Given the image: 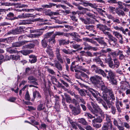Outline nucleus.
<instances>
[{"label":"nucleus","instance_id":"nucleus-60","mask_svg":"<svg viewBox=\"0 0 130 130\" xmlns=\"http://www.w3.org/2000/svg\"><path fill=\"white\" fill-rule=\"evenodd\" d=\"M109 53L113 57H115L117 56V54L115 52L112 51L111 50V51Z\"/></svg>","mask_w":130,"mask_h":130},{"label":"nucleus","instance_id":"nucleus-47","mask_svg":"<svg viewBox=\"0 0 130 130\" xmlns=\"http://www.w3.org/2000/svg\"><path fill=\"white\" fill-rule=\"evenodd\" d=\"M84 115L85 116L89 117L91 119L95 118V117L94 116H93L90 113H85Z\"/></svg>","mask_w":130,"mask_h":130},{"label":"nucleus","instance_id":"nucleus-38","mask_svg":"<svg viewBox=\"0 0 130 130\" xmlns=\"http://www.w3.org/2000/svg\"><path fill=\"white\" fill-rule=\"evenodd\" d=\"M113 61L114 62L115 67H116L117 68H118L120 65V63L119 61L116 58L114 59Z\"/></svg>","mask_w":130,"mask_h":130},{"label":"nucleus","instance_id":"nucleus-24","mask_svg":"<svg viewBox=\"0 0 130 130\" xmlns=\"http://www.w3.org/2000/svg\"><path fill=\"white\" fill-rule=\"evenodd\" d=\"M14 16V15L13 13L10 12L7 15L6 18L8 19L13 20L15 19L13 18Z\"/></svg>","mask_w":130,"mask_h":130},{"label":"nucleus","instance_id":"nucleus-3","mask_svg":"<svg viewBox=\"0 0 130 130\" xmlns=\"http://www.w3.org/2000/svg\"><path fill=\"white\" fill-rule=\"evenodd\" d=\"M91 103L92 106L94 109H93V111L94 112V114L97 116L98 113H101L102 112V110L97 104L92 102H91Z\"/></svg>","mask_w":130,"mask_h":130},{"label":"nucleus","instance_id":"nucleus-28","mask_svg":"<svg viewBox=\"0 0 130 130\" xmlns=\"http://www.w3.org/2000/svg\"><path fill=\"white\" fill-rule=\"evenodd\" d=\"M102 121L103 120L102 119L99 117V118H95L92 120V122L101 123L102 122Z\"/></svg>","mask_w":130,"mask_h":130},{"label":"nucleus","instance_id":"nucleus-56","mask_svg":"<svg viewBox=\"0 0 130 130\" xmlns=\"http://www.w3.org/2000/svg\"><path fill=\"white\" fill-rule=\"evenodd\" d=\"M110 4H117V2L116 0H109L107 1Z\"/></svg>","mask_w":130,"mask_h":130},{"label":"nucleus","instance_id":"nucleus-48","mask_svg":"<svg viewBox=\"0 0 130 130\" xmlns=\"http://www.w3.org/2000/svg\"><path fill=\"white\" fill-rule=\"evenodd\" d=\"M47 15H48L50 16H51L52 15H57L59 14V13L58 12H51L49 13V14H46Z\"/></svg>","mask_w":130,"mask_h":130},{"label":"nucleus","instance_id":"nucleus-41","mask_svg":"<svg viewBox=\"0 0 130 130\" xmlns=\"http://www.w3.org/2000/svg\"><path fill=\"white\" fill-rule=\"evenodd\" d=\"M34 45L33 44H30L25 45V46H23V48H31L34 47Z\"/></svg>","mask_w":130,"mask_h":130},{"label":"nucleus","instance_id":"nucleus-29","mask_svg":"<svg viewBox=\"0 0 130 130\" xmlns=\"http://www.w3.org/2000/svg\"><path fill=\"white\" fill-rule=\"evenodd\" d=\"M36 96L38 98H40L41 97L39 93L37 91H35L33 92V96L34 99L36 98Z\"/></svg>","mask_w":130,"mask_h":130},{"label":"nucleus","instance_id":"nucleus-14","mask_svg":"<svg viewBox=\"0 0 130 130\" xmlns=\"http://www.w3.org/2000/svg\"><path fill=\"white\" fill-rule=\"evenodd\" d=\"M31 14L29 13H27L24 14L23 13L21 15H20L18 16V17H15L16 19H24L28 18L29 17H31L30 16Z\"/></svg>","mask_w":130,"mask_h":130},{"label":"nucleus","instance_id":"nucleus-15","mask_svg":"<svg viewBox=\"0 0 130 130\" xmlns=\"http://www.w3.org/2000/svg\"><path fill=\"white\" fill-rule=\"evenodd\" d=\"M72 34V36L73 37V39L74 40L76 41L77 42H81L82 41V40L80 39L78 37H80L79 35L76 32L73 33Z\"/></svg>","mask_w":130,"mask_h":130},{"label":"nucleus","instance_id":"nucleus-57","mask_svg":"<svg viewBox=\"0 0 130 130\" xmlns=\"http://www.w3.org/2000/svg\"><path fill=\"white\" fill-rule=\"evenodd\" d=\"M64 78L69 83L71 82L70 79L68 76L65 75L63 76Z\"/></svg>","mask_w":130,"mask_h":130},{"label":"nucleus","instance_id":"nucleus-27","mask_svg":"<svg viewBox=\"0 0 130 130\" xmlns=\"http://www.w3.org/2000/svg\"><path fill=\"white\" fill-rule=\"evenodd\" d=\"M58 41L59 44L60 45H62L68 44L69 43V41H67L63 39L60 40H59Z\"/></svg>","mask_w":130,"mask_h":130},{"label":"nucleus","instance_id":"nucleus-8","mask_svg":"<svg viewBox=\"0 0 130 130\" xmlns=\"http://www.w3.org/2000/svg\"><path fill=\"white\" fill-rule=\"evenodd\" d=\"M75 69H74L75 72H81L80 70L84 71V72L88 73V70L84 68L82 66L77 65L75 66Z\"/></svg>","mask_w":130,"mask_h":130},{"label":"nucleus","instance_id":"nucleus-17","mask_svg":"<svg viewBox=\"0 0 130 130\" xmlns=\"http://www.w3.org/2000/svg\"><path fill=\"white\" fill-rule=\"evenodd\" d=\"M42 33L43 32L39 30L37 32V33L36 34H31L29 36V37L33 38H38L39 37L42 35Z\"/></svg>","mask_w":130,"mask_h":130},{"label":"nucleus","instance_id":"nucleus-58","mask_svg":"<svg viewBox=\"0 0 130 130\" xmlns=\"http://www.w3.org/2000/svg\"><path fill=\"white\" fill-rule=\"evenodd\" d=\"M87 107L91 111V112L93 114L94 113V112L93 111V109L92 108L91 106L89 104H87Z\"/></svg>","mask_w":130,"mask_h":130},{"label":"nucleus","instance_id":"nucleus-34","mask_svg":"<svg viewBox=\"0 0 130 130\" xmlns=\"http://www.w3.org/2000/svg\"><path fill=\"white\" fill-rule=\"evenodd\" d=\"M95 39L100 43L103 45L104 46H105L106 45V43L102 39H101L100 38H95Z\"/></svg>","mask_w":130,"mask_h":130},{"label":"nucleus","instance_id":"nucleus-62","mask_svg":"<svg viewBox=\"0 0 130 130\" xmlns=\"http://www.w3.org/2000/svg\"><path fill=\"white\" fill-rule=\"evenodd\" d=\"M103 32L105 35L108 36L109 38L112 35L109 32L106 31L105 30Z\"/></svg>","mask_w":130,"mask_h":130},{"label":"nucleus","instance_id":"nucleus-43","mask_svg":"<svg viewBox=\"0 0 130 130\" xmlns=\"http://www.w3.org/2000/svg\"><path fill=\"white\" fill-rule=\"evenodd\" d=\"M109 38L110 39L111 41L113 42L115 44L117 43V39L116 38L114 37L112 35H111Z\"/></svg>","mask_w":130,"mask_h":130},{"label":"nucleus","instance_id":"nucleus-42","mask_svg":"<svg viewBox=\"0 0 130 130\" xmlns=\"http://www.w3.org/2000/svg\"><path fill=\"white\" fill-rule=\"evenodd\" d=\"M94 26L93 25H87L85 26V28L90 30H93L94 28Z\"/></svg>","mask_w":130,"mask_h":130},{"label":"nucleus","instance_id":"nucleus-53","mask_svg":"<svg viewBox=\"0 0 130 130\" xmlns=\"http://www.w3.org/2000/svg\"><path fill=\"white\" fill-rule=\"evenodd\" d=\"M53 32H50L45 34L44 36V38H47L51 36L53 34Z\"/></svg>","mask_w":130,"mask_h":130},{"label":"nucleus","instance_id":"nucleus-54","mask_svg":"<svg viewBox=\"0 0 130 130\" xmlns=\"http://www.w3.org/2000/svg\"><path fill=\"white\" fill-rule=\"evenodd\" d=\"M118 5H119V8L121 9H122L123 8V5L122 2L120 1H119L117 2Z\"/></svg>","mask_w":130,"mask_h":130},{"label":"nucleus","instance_id":"nucleus-31","mask_svg":"<svg viewBox=\"0 0 130 130\" xmlns=\"http://www.w3.org/2000/svg\"><path fill=\"white\" fill-rule=\"evenodd\" d=\"M116 13L119 15L123 16L125 15L124 11L121 10H117L116 11Z\"/></svg>","mask_w":130,"mask_h":130},{"label":"nucleus","instance_id":"nucleus-46","mask_svg":"<svg viewBox=\"0 0 130 130\" xmlns=\"http://www.w3.org/2000/svg\"><path fill=\"white\" fill-rule=\"evenodd\" d=\"M108 92L109 93V95L112 100H115V98L111 90H109Z\"/></svg>","mask_w":130,"mask_h":130},{"label":"nucleus","instance_id":"nucleus-21","mask_svg":"<svg viewBox=\"0 0 130 130\" xmlns=\"http://www.w3.org/2000/svg\"><path fill=\"white\" fill-rule=\"evenodd\" d=\"M29 57L31 58V59H29V61L31 63H34L36 62L37 61L36 57L33 55H30L29 56Z\"/></svg>","mask_w":130,"mask_h":130},{"label":"nucleus","instance_id":"nucleus-5","mask_svg":"<svg viewBox=\"0 0 130 130\" xmlns=\"http://www.w3.org/2000/svg\"><path fill=\"white\" fill-rule=\"evenodd\" d=\"M108 76H107V78L110 81H111V83L113 85H117L116 80L115 79V75L114 74H108Z\"/></svg>","mask_w":130,"mask_h":130},{"label":"nucleus","instance_id":"nucleus-50","mask_svg":"<svg viewBox=\"0 0 130 130\" xmlns=\"http://www.w3.org/2000/svg\"><path fill=\"white\" fill-rule=\"evenodd\" d=\"M86 126L84 127V128L87 130H93V128L90 125H86Z\"/></svg>","mask_w":130,"mask_h":130},{"label":"nucleus","instance_id":"nucleus-13","mask_svg":"<svg viewBox=\"0 0 130 130\" xmlns=\"http://www.w3.org/2000/svg\"><path fill=\"white\" fill-rule=\"evenodd\" d=\"M28 41H23L20 42H17L12 44V46L13 47H19L20 46L24 45L27 43Z\"/></svg>","mask_w":130,"mask_h":130},{"label":"nucleus","instance_id":"nucleus-12","mask_svg":"<svg viewBox=\"0 0 130 130\" xmlns=\"http://www.w3.org/2000/svg\"><path fill=\"white\" fill-rule=\"evenodd\" d=\"M113 28L116 30H120L121 31L122 33L124 35H127L126 32H127L128 31V30L127 28H126L124 29L122 27H121L119 28L118 26H114Z\"/></svg>","mask_w":130,"mask_h":130},{"label":"nucleus","instance_id":"nucleus-19","mask_svg":"<svg viewBox=\"0 0 130 130\" xmlns=\"http://www.w3.org/2000/svg\"><path fill=\"white\" fill-rule=\"evenodd\" d=\"M73 113L75 115L79 114L80 112V109L79 108L74 107L72 110Z\"/></svg>","mask_w":130,"mask_h":130},{"label":"nucleus","instance_id":"nucleus-26","mask_svg":"<svg viewBox=\"0 0 130 130\" xmlns=\"http://www.w3.org/2000/svg\"><path fill=\"white\" fill-rule=\"evenodd\" d=\"M56 4L53 3H50L48 5H41V7L45 8H50L53 6H55Z\"/></svg>","mask_w":130,"mask_h":130},{"label":"nucleus","instance_id":"nucleus-6","mask_svg":"<svg viewBox=\"0 0 130 130\" xmlns=\"http://www.w3.org/2000/svg\"><path fill=\"white\" fill-rule=\"evenodd\" d=\"M112 33L119 40V43L121 44H123L124 43V42L123 41V38L122 35L117 31H113Z\"/></svg>","mask_w":130,"mask_h":130},{"label":"nucleus","instance_id":"nucleus-55","mask_svg":"<svg viewBox=\"0 0 130 130\" xmlns=\"http://www.w3.org/2000/svg\"><path fill=\"white\" fill-rule=\"evenodd\" d=\"M25 99L26 100H30V96L28 91H27L25 96Z\"/></svg>","mask_w":130,"mask_h":130},{"label":"nucleus","instance_id":"nucleus-22","mask_svg":"<svg viewBox=\"0 0 130 130\" xmlns=\"http://www.w3.org/2000/svg\"><path fill=\"white\" fill-rule=\"evenodd\" d=\"M55 37L53 35L52 37L49 39L48 40V41L50 44H55L56 43V41L55 40Z\"/></svg>","mask_w":130,"mask_h":130},{"label":"nucleus","instance_id":"nucleus-63","mask_svg":"<svg viewBox=\"0 0 130 130\" xmlns=\"http://www.w3.org/2000/svg\"><path fill=\"white\" fill-rule=\"evenodd\" d=\"M28 108V110L29 111H30L31 110H35L36 109V108L32 106H28L27 107Z\"/></svg>","mask_w":130,"mask_h":130},{"label":"nucleus","instance_id":"nucleus-37","mask_svg":"<svg viewBox=\"0 0 130 130\" xmlns=\"http://www.w3.org/2000/svg\"><path fill=\"white\" fill-rule=\"evenodd\" d=\"M93 126L96 128H99L101 126V124H100L92 122Z\"/></svg>","mask_w":130,"mask_h":130},{"label":"nucleus","instance_id":"nucleus-1","mask_svg":"<svg viewBox=\"0 0 130 130\" xmlns=\"http://www.w3.org/2000/svg\"><path fill=\"white\" fill-rule=\"evenodd\" d=\"M102 78L97 76L92 77L90 78V80L93 84L96 85L98 87H100L99 85L103 84V82L102 80Z\"/></svg>","mask_w":130,"mask_h":130},{"label":"nucleus","instance_id":"nucleus-7","mask_svg":"<svg viewBox=\"0 0 130 130\" xmlns=\"http://www.w3.org/2000/svg\"><path fill=\"white\" fill-rule=\"evenodd\" d=\"M60 49L58 48H56L55 51L56 58L60 62L62 63H63V61L62 58L61 56L60 53Z\"/></svg>","mask_w":130,"mask_h":130},{"label":"nucleus","instance_id":"nucleus-11","mask_svg":"<svg viewBox=\"0 0 130 130\" xmlns=\"http://www.w3.org/2000/svg\"><path fill=\"white\" fill-rule=\"evenodd\" d=\"M92 70L94 72H95L96 73H104V71L98 68L95 66L94 64L92 65L91 67Z\"/></svg>","mask_w":130,"mask_h":130},{"label":"nucleus","instance_id":"nucleus-36","mask_svg":"<svg viewBox=\"0 0 130 130\" xmlns=\"http://www.w3.org/2000/svg\"><path fill=\"white\" fill-rule=\"evenodd\" d=\"M83 5L85 7L89 6L93 8H94L95 7V6L93 4L88 2H84L83 3Z\"/></svg>","mask_w":130,"mask_h":130},{"label":"nucleus","instance_id":"nucleus-18","mask_svg":"<svg viewBox=\"0 0 130 130\" xmlns=\"http://www.w3.org/2000/svg\"><path fill=\"white\" fill-rule=\"evenodd\" d=\"M34 21H33L31 19L24 20L22 21L19 24L20 25L29 24H31L32 22Z\"/></svg>","mask_w":130,"mask_h":130},{"label":"nucleus","instance_id":"nucleus-32","mask_svg":"<svg viewBox=\"0 0 130 130\" xmlns=\"http://www.w3.org/2000/svg\"><path fill=\"white\" fill-rule=\"evenodd\" d=\"M64 95L65 99L67 102L69 103H70L71 101V99L69 95L67 94L66 93H64Z\"/></svg>","mask_w":130,"mask_h":130},{"label":"nucleus","instance_id":"nucleus-23","mask_svg":"<svg viewBox=\"0 0 130 130\" xmlns=\"http://www.w3.org/2000/svg\"><path fill=\"white\" fill-rule=\"evenodd\" d=\"M13 5H14V4L13 3H10L2 2V1L0 2V6H9Z\"/></svg>","mask_w":130,"mask_h":130},{"label":"nucleus","instance_id":"nucleus-16","mask_svg":"<svg viewBox=\"0 0 130 130\" xmlns=\"http://www.w3.org/2000/svg\"><path fill=\"white\" fill-rule=\"evenodd\" d=\"M46 52L51 57L54 56V54L53 52L52 51V49L50 47H47V49L46 50Z\"/></svg>","mask_w":130,"mask_h":130},{"label":"nucleus","instance_id":"nucleus-35","mask_svg":"<svg viewBox=\"0 0 130 130\" xmlns=\"http://www.w3.org/2000/svg\"><path fill=\"white\" fill-rule=\"evenodd\" d=\"M10 58L13 60H17L20 59V56L18 55H12L10 56Z\"/></svg>","mask_w":130,"mask_h":130},{"label":"nucleus","instance_id":"nucleus-49","mask_svg":"<svg viewBox=\"0 0 130 130\" xmlns=\"http://www.w3.org/2000/svg\"><path fill=\"white\" fill-rule=\"evenodd\" d=\"M121 86H122V89H127V87L129 86V85L128 83L124 82V83L123 84H122V85Z\"/></svg>","mask_w":130,"mask_h":130},{"label":"nucleus","instance_id":"nucleus-39","mask_svg":"<svg viewBox=\"0 0 130 130\" xmlns=\"http://www.w3.org/2000/svg\"><path fill=\"white\" fill-rule=\"evenodd\" d=\"M55 65L57 68L60 71L62 70V68L61 65L59 63H55Z\"/></svg>","mask_w":130,"mask_h":130},{"label":"nucleus","instance_id":"nucleus-61","mask_svg":"<svg viewBox=\"0 0 130 130\" xmlns=\"http://www.w3.org/2000/svg\"><path fill=\"white\" fill-rule=\"evenodd\" d=\"M109 67L111 68H115V66L114 64H113L112 61H111L109 63Z\"/></svg>","mask_w":130,"mask_h":130},{"label":"nucleus","instance_id":"nucleus-9","mask_svg":"<svg viewBox=\"0 0 130 130\" xmlns=\"http://www.w3.org/2000/svg\"><path fill=\"white\" fill-rule=\"evenodd\" d=\"M105 115L106 122L104 123V124L110 126V128L111 129L112 128V125L110 117L107 114H106Z\"/></svg>","mask_w":130,"mask_h":130},{"label":"nucleus","instance_id":"nucleus-40","mask_svg":"<svg viewBox=\"0 0 130 130\" xmlns=\"http://www.w3.org/2000/svg\"><path fill=\"white\" fill-rule=\"evenodd\" d=\"M47 41L45 39L42 40L41 41V43L42 46L44 48H45L47 45Z\"/></svg>","mask_w":130,"mask_h":130},{"label":"nucleus","instance_id":"nucleus-51","mask_svg":"<svg viewBox=\"0 0 130 130\" xmlns=\"http://www.w3.org/2000/svg\"><path fill=\"white\" fill-rule=\"evenodd\" d=\"M63 32L60 31L56 32L55 34L53 35L55 37L57 35L60 36L63 35Z\"/></svg>","mask_w":130,"mask_h":130},{"label":"nucleus","instance_id":"nucleus-20","mask_svg":"<svg viewBox=\"0 0 130 130\" xmlns=\"http://www.w3.org/2000/svg\"><path fill=\"white\" fill-rule=\"evenodd\" d=\"M100 87H101V89L103 91V92H104L105 93H108V91H109V90L108 89L105 85H103V84H102L101 85H99Z\"/></svg>","mask_w":130,"mask_h":130},{"label":"nucleus","instance_id":"nucleus-25","mask_svg":"<svg viewBox=\"0 0 130 130\" xmlns=\"http://www.w3.org/2000/svg\"><path fill=\"white\" fill-rule=\"evenodd\" d=\"M78 121V122L84 125H87L88 124L87 122L85 120V119L84 118H81L79 119Z\"/></svg>","mask_w":130,"mask_h":130},{"label":"nucleus","instance_id":"nucleus-2","mask_svg":"<svg viewBox=\"0 0 130 130\" xmlns=\"http://www.w3.org/2000/svg\"><path fill=\"white\" fill-rule=\"evenodd\" d=\"M90 92L92 93L93 96L96 99L99 103H102L104 102L102 99L100 98L97 97L98 94H99L98 92L93 89H90L89 90Z\"/></svg>","mask_w":130,"mask_h":130},{"label":"nucleus","instance_id":"nucleus-30","mask_svg":"<svg viewBox=\"0 0 130 130\" xmlns=\"http://www.w3.org/2000/svg\"><path fill=\"white\" fill-rule=\"evenodd\" d=\"M21 53L23 55H26L32 52V51L31 50H24L21 51Z\"/></svg>","mask_w":130,"mask_h":130},{"label":"nucleus","instance_id":"nucleus-64","mask_svg":"<svg viewBox=\"0 0 130 130\" xmlns=\"http://www.w3.org/2000/svg\"><path fill=\"white\" fill-rule=\"evenodd\" d=\"M71 19L73 21H74L75 22L77 21V19L76 18V17L75 15H72L71 16Z\"/></svg>","mask_w":130,"mask_h":130},{"label":"nucleus","instance_id":"nucleus-33","mask_svg":"<svg viewBox=\"0 0 130 130\" xmlns=\"http://www.w3.org/2000/svg\"><path fill=\"white\" fill-rule=\"evenodd\" d=\"M93 60L94 62H96V63L98 64L100 63V62H101L102 61L99 57L94 58Z\"/></svg>","mask_w":130,"mask_h":130},{"label":"nucleus","instance_id":"nucleus-4","mask_svg":"<svg viewBox=\"0 0 130 130\" xmlns=\"http://www.w3.org/2000/svg\"><path fill=\"white\" fill-rule=\"evenodd\" d=\"M23 31V28L21 27H18L17 29H13L8 32V34L15 35L20 34Z\"/></svg>","mask_w":130,"mask_h":130},{"label":"nucleus","instance_id":"nucleus-10","mask_svg":"<svg viewBox=\"0 0 130 130\" xmlns=\"http://www.w3.org/2000/svg\"><path fill=\"white\" fill-rule=\"evenodd\" d=\"M97 28L99 29L100 30H102L103 32L105 30L109 31H110L111 30L110 28L104 25L100 24H98L97 25Z\"/></svg>","mask_w":130,"mask_h":130},{"label":"nucleus","instance_id":"nucleus-59","mask_svg":"<svg viewBox=\"0 0 130 130\" xmlns=\"http://www.w3.org/2000/svg\"><path fill=\"white\" fill-rule=\"evenodd\" d=\"M16 99V98L14 97H11L8 100L10 102H14Z\"/></svg>","mask_w":130,"mask_h":130},{"label":"nucleus","instance_id":"nucleus-52","mask_svg":"<svg viewBox=\"0 0 130 130\" xmlns=\"http://www.w3.org/2000/svg\"><path fill=\"white\" fill-rule=\"evenodd\" d=\"M78 92L81 95V96H85L86 95V93L83 90L81 89V90H79Z\"/></svg>","mask_w":130,"mask_h":130},{"label":"nucleus","instance_id":"nucleus-45","mask_svg":"<svg viewBox=\"0 0 130 130\" xmlns=\"http://www.w3.org/2000/svg\"><path fill=\"white\" fill-rule=\"evenodd\" d=\"M116 107L113 106H112L111 107V112L112 114L113 115H115L116 113Z\"/></svg>","mask_w":130,"mask_h":130},{"label":"nucleus","instance_id":"nucleus-44","mask_svg":"<svg viewBox=\"0 0 130 130\" xmlns=\"http://www.w3.org/2000/svg\"><path fill=\"white\" fill-rule=\"evenodd\" d=\"M44 106L42 104H40L38 105L37 108V110L39 111H41L44 109Z\"/></svg>","mask_w":130,"mask_h":130}]
</instances>
